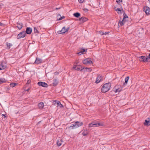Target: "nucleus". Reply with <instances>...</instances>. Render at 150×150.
<instances>
[{"mask_svg":"<svg viewBox=\"0 0 150 150\" xmlns=\"http://www.w3.org/2000/svg\"><path fill=\"white\" fill-rule=\"evenodd\" d=\"M42 60L39 58L36 57V60L34 64H39L42 62Z\"/></svg>","mask_w":150,"mask_h":150,"instance_id":"obj_10","label":"nucleus"},{"mask_svg":"<svg viewBox=\"0 0 150 150\" xmlns=\"http://www.w3.org/2000/svg\"><path fill=\"white\" fill-rule=\"evenodd\" d=\"M62 139H60L59 141L58 140V141L57 142V145L58 146H60L62 144Z\"/></svg>","mask_w":150,"mask_h":150,"instance_id":"obj_23","label":"nucleus"},{"mask_svg":"<svg viewBox=\"0 0 150 150\" xmlns=\"http://www.w3.org/2000/svg\"><path fill=\"white\" fill-rule=\"evenodd\" d=\"M94 123V122H92L90 123L89 124V127H93V123Z\"/></svg>","mask_w":150,"mask_h":150,"instance_id":"obj_32","label":"nucleus"},{"mask_svg":"<svg viewBox=\"0 0 150 150\" xmlns=\"http://www.w3.org/2000/svg\"><path fill=\"white\" fill-rule=\"evenodd\" d=\"M147 57L148 58V59H150V54H149L148 56Z\"/></svg>","mask_w":150,"mask_h":150,"instance_id":"obj_42","label":"nucleus"},{"mask_svg":"<svg viewBox=\"0 0 150 150\" xmlns=\"http://www.w3.org/2000/svg\"><path fill=\"white\" fill-rule=\"evenodd\" d=\"M126 21V20L123 19L122 21H121L120 20L119 23V25H120V26H122L124 24V23Z\"/></svg>","mask_w":150,"mask_h":150,"instance_id":"obj_18","label":"nucleus"},{"mask_svg":"<svg viewBox=\"0 0 150 150\" xmlns=\"http://www.w3.org/2000/svg\"><path fill=\"white\" fill-rule=\"evenodd\" d=\"M94 123H93V127H98L100 126L103 125V123H97L95 122H93Z\"/></svg>","mask_w":150,"mask_h":150,"instance_id":"obj_13","label":"nucleus"},{"mask_svg":"<svg viewBox=\"0 0 150 150\" xmlns=\"http://www.w3.org/2000/svg\"><path fill=\"white\" fill-rule=\"evenodd\" d=\"M100 34H102V35H104V33L103 31H100Z\"/></svg>","mask_w":150,"mask_h":150,"instance_id":"obj_38","label":"nucleus"},{"mask_svg":"<svg viewBox=\"0 0 150 150\" xmlns=\"http://www.w3.org/2000/svg\"><path fill=\"white\" fill-rule=\"evenodd\" d=\"M31 82V80H28L27 81V83L28 84H29V83H30Z\"/></svg>","mask_w":150,"mask_h":150,"instance_id":"obj_36","label":"nucleus"},{"mask_svg":"<svg viewBox=\"0 0 150 150\" xmlns=\"http://www.w3.org/2000/svg\"><path fill=\"white\" fill-rule=\"evenodd\" d=\"M34 30L35 33H38V31L37 29V28L36 27H35L34 28Z\"/></svg>","mask_w":150,"mask_h":150,"instance_id":"obj_30","label":"nucleus"},{"mask_svg":"<svg viewBox=\"0 0 150 150\" xmlns=\"http://www.w3.org/2000/svg\"><path fill=\"white\" fill-rule=\"evenodd\" d=\"M144 10L146 14H150V8L148 7H145L144 8Z\"/></svg>","mask_w":150,"mask_h":150,"instance_id":"obj_12","label":"nucleus"},{"mask_svg":"<svg viewBox=\"0 0 150 150\" xmlns=\"http://www.w3.org/2000/svg\"><path fill=\"white\" fill-rule=\"evenodd\" d=\"M4 24L3 23L1 22H0V26H4Z\"/></svg>","mask_w":150,"mask_h":150,"instance_id":"obj_40","label":"nucleus"},{"mask_svg":"<svg viewBox=\"0 0 150 150\" xmlns=\"http://www.w3.org/2000/svg\"><path fill=\"white\" fill-rule=\"evenodd\" d=\"M116 2L118 4H120V2H122V0H117Z\"/></svg>","mask_w":150,"mask_h":150,"instance_id":"obj_33","label":"nucleus"},{"mask_svg":"<svg viewBox=\"0 0 150 150\" xmlns=\"http://www.w3.org/2000/svg\"><path fill=\"white\" fill-rule=\"evenodd\" d=\"M6 80L4 78H2L0 79V84L3 83L5 82Z\"/></svg>","mask_w":150,"mask_h":150,"instance_id":"obj_22","label":"nucleus"},{"mask_svg":"<svg viewBox=\"0 0 150 150\" xmlns=\"http://www.w3.org/2000/svg\"><path fill=\"white\" fill-rule=\"evenodd\" d=\"M38 107L40 109H42L44 106V104L42 102H40L38 105Z\"/></svg>","mask_w":150,"mask_h":150,"instance_id":"obj_21","label":"nucleus"},{"mask_svg":"<svg viewBox=\"0 0 150 150\" xmlns=\"http://www.w3.org/2000/svg\"><path fill=\"white\" fill-rule=\"evenodd\" d=\"M83 10L86 12L88 11V10L87 9H83Z\"/></svg>","mask_w":150,"mask_h":150,"instance_id":"obj_44","label":"nucleus"},{"mask_svg":"<svg viewBox=\"0 0 150 150\" xmlns=\"http://www.w3.org/2000/svg\"><path fill=\"white\" fill-rule=\"evenodd\" d=\"M88 133V132L87 130H85L82 133V134L83 136H85Z\"/></svg>","mask_w":150,"mask_h":150,"instance_id":"obj_24","label":"nucleus"},{"mask_svg":"<svg viewBox=\"0 0 150 150\" xmlns=\"http://www.w3.org/2000/svg\"><path fill=\"white\" fill-rule=\"evenodd\" d=\"M59 8H57V9H59Z\"/></svg>","mask_w":150,"mask_h":150,"instance_id":"obj_48","label":"nucleus"},{"mask_svg":"<svg viewBox=\"0 0 150 150\" xmlns=\"http://www.w3.org/2000/svg\"><path fill=\"white\" fill-rule=\"evenodd\" d=\"M109 33V32H106L104 33V35H107V34H108Z\"/></svg>","mask_w":150,"mask_h":150,"instance_id":"obj_41","label":"nucleus"},{"mask_svg":"<svg viewBox=\"0 0 150 150\" xmlns=\"http://www.w3.org/2000/svg\"><path fill=\"white\" fill-rule=\"evenodd\" d=\"M17 84L16 83H11L10 84V86L12 88H13L15 86H16L17 85Z\"/></svg>","mask_w":150,"mask_h":150,"instance_id":"obj_29","label":"nucleus"},{"mask_svg":"<svg viewBox=\"0 0 150 150\" xmlns=\"http://www.w3.org/2000/svg\"><path fill=\"white\" fill-rule=\"evenodd\" d=\"M79 21L82 22H84L88 20V19L84 17H82L79 19Z\"/></svg>","mask_w":150,"mask_h":150,"instance_id":"obj_15","label":"nucleus"},{"mask_svg":"<svg viewBox=\"0 0 150 150\" xmlns=\"http://www.w3.org/2000/svg\"><path fill=\"white\" fill-rule=\"evenodd\" d=\"M89 150H92L91 149H90Z\"/></svg>","mask_w":150,"mask_h":150,"instance_id":"obj_50","label":"nucleus"},{"mask_svg":"<svg viewBox=\"0 0 150 150\" xmlns=\"http://www.w3.org/2000/svg\"><path fill=\"white\" fill-rule=\"evenodd\" d=\"M8 89H9V88H8Z\"/></svg>","mask_w":150,"mask_h":150,"instance_id":"obj_49","label":"nucleus"},{"mask_svg":"<svg viewBox=\"0 0 150 150\" xmlns=\"http://www.w3.org/2000/svg\"><path fill=\"white\" fill-rule=\"evenodd\" d=\"M6 45L7 46V47L9 48H10L12 45H13L11 43H8V42H6Z\"/></svg>","mask_w":150,"mask_h":150,"instance_id":"obj_28","label":"nucleus"},{"mask_svg":"<svg viewBox=\"0 0 150 150\" xmlns=\"http://www.w3.org/2000/svg\"><path fill=\"white\" fill-rule=\"evenodd\" d=\"M64 107V106L61 103L60 101H57V110L63 108Z\"/></svg>","mask_w":150,"mask_h":150,"instance_id":"obj_11","label":"nucleus"},{"mask_svg":"<svg viewBox=\"0 0 150 150\" xmlns=\"http://www.w3.org/2000/svg\"><path fill=\"white\" fill-rule=\"evenodd\" d=\"M84 0H78L79 1L80 3H82L83 2Z\"/></svg>","mask_w":150,"mask_h":150,"instance_id":"obj_37","label":"nucleus"},{"mask_svg":"<svg viewBox=\"0 0 150 150\" xmlns=\"http://www.w3.org/2000/svg\"><path fill=\"white\" fill-rule=\"evenodd\" d=\"M144 125H150V122L148 120H146L145 121V122H144Z\"/></svg>","mask_w":150,"mask_h":150,"instance_id":"obj_25","label":"nucleus"},{"mask_svg":"<svg viewBox=\"0 0 150 150\" xmlns=\"http://www.w3.org/2000/svg\"><path fill=\"white\" fill-rule=\"evenodd\" d=\"M73 68L76 70H81V71H82L84 69H88L89 70V71H91V68H85V67H81L79 65H74L73 66Z\"/></svg>","mask_w":150,"mask_h":150,"instance_id":"obj_3","label":"nucleus"},{"mask_svg":"<svg viewBox=\"0 0 150 150\" xmlns=\"http://www.w3.org/2000/svg\"><path fill=\"white\" fill-rule=\"evenodd\" d=\"M146 120L148 121H149L150 122V116L149 117L147 118Z\"/></svg>","mask_w":150,"mask_h":150,"instance_id":"obj_43","label":"nucleus"},{"mask_svg":"<svg viewBox=\"0 0 150 150\" xmlns=\"http://www.w3.org/2000/svg\"><path fill=\"white\" fill-rule=\"evenodd\" d=\"M6 67V64L3 63H1L0 64V70L4 69Z\"/></svg>","mask_w":150,"mask_h":150,"instance_id":"obj_16","label":"nucleus"},{"mask_svg":"<svg viewBox=\"0 0 150 150\" xmlns=\"http://www.w3.org/2000/svg\"><path fill=\"white\" fill-rule=\"evenodd\" d=\"M82 125L83 123L82 122H80L78 121H76L74 124L71 125L70 127L72 129H74L81 126Z\"/></svg>","mask_w":150,"mask_h":150,"instance_id":"obj_2","label":"nucleus"},{"mask_svg":"<svg viewBox=\"0 0 150 150\" xmlns=\"http://www.w3.org/2000/svg\"><path fill=\"white\" fill-rule=\"evenodd\" d=\"M29 90H30V88H28L27 89L25 90V91H29Z\"/></svg>","mask_w":150,"mask_h":150,"instance_id":"obj_45","label":"nucleus"},{"mask_svg":"<svg viewBox=\"0 0 150 150\" xmlns=\"http://www.w3.org/2000/svg\"><path fill=\"white\" fill-rule=\"evenodd\" d=\"M56 80L55 79V80H54V82L53 83L54 86L55 85L56 83Z\"/></svg>","mask_w":150,"mask_h":150,"instance_id":"obj_39","label":"nucleus"},{"mask_svg":"<svg viewBox=\"0 0 150 150\" xmlns=\"http://www.w3.org/2000/svg\"><path fill=\"white\" fill-rule=\"evenodd\" d=\"M111 86V84L109 83L104 84L102 88L101 91L103 93L107 92L110 89Z\"/></svg>","mask_w":150,"mask_h":150,"instance_id":"obj_1","label":"nucleus"},{"mask_svg":"<svg viewBox=\"0 0 150 150\" xmlns=\"http://www.w3.org/2000/svg\"><path fill=\"white\" fill-rule=\"evenodd\" d=\"M17 27L19 30H21L23 27V24L22 23H18Z\"/></svg>","mask_w":150,"mask_h":150,"instance_id":"obj_20","label":"nucleus"},{"mask_svg":"<svg viewBox=\"0 0 150 150\" xmlns=\"http://www.w3.org/2000/svg\"><path fill=\"white\" fill-rule=\"evenodd\" d=\"M139 60L140 61L143 62H146L148 61V58L147 57H146L145 56H142L140 57L139 58Z\"/></svg>","mask_w":150,"mask_h":150,"instance_id":"obj_6","label":"nucleus"},{"mask_svg":"<svg viewBox=\"0 0 150 150\" xmlns=\"http://www.w3.org/2000/svg\"><path fill=\"white\" fill-rule=\"evenodd\" d=\"M129 78V77L128 76L125 78V82L124 83V84L125 85V84H126L128 82V81Z\"/></svg>","mask_w":150,"mask_h":150,"instance_id":"obj_27","label":"nucleus"},{"mask_svg":"<svg viewBox=\"0 0 150 150\" xmlns=\"http://www.w3.org/2000/svg\"><path fill=\"white\" fill-rule=\"evenodd\" d=\"M103 77L102 76L98 75L96 78L95 83H99L101 81L103 80Z\"/></svg>","mask_w":150,"mask_h":150,"instance_id":"obj_9","label":"nucleus"},{"mask_svg":"<svg viewBox=\"0 0 150 150\" xmlns=\"http://www.w3.org/2000/svg\"><path fill=\"white\" fill-rule=\"evenodd\" d=\"M65 18V17L64 16H62L60 14H58L57 15V21L62 20L63 18Z\"/></svg>","mask_w":150,"mask_h":150,"instance_id":"obj_17","label":"nucleus"},{"mask_svg":"<svg viewBox=\"0 0 150 150\" xmlns=\"http://www.w3.org/2000/svg\"><path fill=\"white\" fill-rule=\"evenodd\" d=\"M38 84L39 86H41L44 87H47L48 86L47 84L44 82H38Z\"/></svg>","mask_w":150,"mask_h":150,"instance_id":"obj_8","label":"nucleus"},{"mask_svg":"<svg viewBox=\"0 0 150 150\" xmlns=\"http://www.w3.org/2000/svg\"><path fill=\"white\" fill-rule=\"evenodd\" d=\"M87 51V50H85L84 49L82 48V51L78 53V55H81V54H84L85 53V52Z\"/></svg>","mask_w":150,"mask_h":150,"instance_id":"obj_19","label":"nucleus"},{"mask_svg":"<svg viewBox=\"0 0 150 150\" xmlns=\"http://www.w3.org/2000/svg\"><path fill=\"white\" fill-rule=\"evenodd\" d=\"M26 33L24 31L21 32L17 35V39H19L25 37Z\"/></svg>","mask_w":150,"mask_h":150,"instance_id":"obj_4","label":"nucleus"},{"mask_svg":"<svg viewBox=\"0 0 150 150\" xmlns=\"http://www.w3.org/2000/svg\"><path fill=\"white\" fill-rule=\"evenodd\" d=\"M122 9H121L120 8H117L116 9V11H121L122 10Z\"/></svg>","mask_w":150,"mask_h":150,"instance_id":"obj_34","label":"nucleus"},{"mask_svg":"<svg viewBox=\"0 0 150 150\" xmlns=\"http://www.w3.org/2000/svg\"><path fill=\"white\" fill-rule=\"evenodd\" d=\"M121 90L119 88L116 89L115 90V93L119 92Z\"/></svg>","mask_w":150,"mask_h":150,"instance_id":"obj_31","label":"nucleus"},{"mask_svg":"<svg viewBox=\"0 0 150 150\" xmlns=\"http://www.w3.org/2000/svg\"><path fill=\"white\" fill-rule=\"evenodd\" d=\"M69 28L66 29L65 27H63L61 31H58V33L60 34H63L65 33L66 32L68 31L69 30Z\"/></svg>","mask_w":150,"mask_h":150,"instance_id":"obj_7","label":"nucleus"},{"mask_svg":"<svg viewBox=\"0 0 150 150\" xmlns=\"http://www.w3.org/2000/svg\"><path fill=\"white\" fill-rule=\"evenodd\" d=\"M74 15L76 17L78 18L80 16V14L79 13H76L74 14Z\"/></svg>","mask_w":150,"mask_h":150,"instance_id":"obj_26","label":"nucleus"},{"mask_svg":"<svg viewBox=\"0 0 150 150\" xmlns=\"http://www.w3.org/2000/svg\"><path fill=\"white\" fill-rule=\"evenodd\" d=\"M4 116V117H6V116L5 115L2 114V115Z\"/></svg>","mask_w":150,"mask_h":150,"instance_id":"obj_46","label":"nucleus"},{"mask_svg":"<svg viewBox=\"0 0 150 150\" xmlns=\"http://www.w3.org/2000/svg\"><path fill=\"white\" fill-rule=\"evenodd\" d=\"M32 31V29L30 27H27L26 28V30L25 33L28 34H30Z\"/></svg>","mask_w":150,"mask_h":150,"instance_id":"obj_14","label":"nucleus"},{"mask_svg":"<svg viewBox=\"0 0 150 150\" xmlns=\"http://www.w3.org/2000/svg\"><path fill=\"white\" fill-rule=\"evenodd\" d=\"M128 18V17L126 15H125L124 14V17H123V19H125L126 18Z\"/></svg>","mask_w":150,"mask_h":150,"instance_id":"obj_35","label":"nucleus"},{"mask_svg":"<svg viewBox=\"0 0 150 150\" xmlns=\"http://www.w3.org/2000/svg\"><path fill=\"white\" fill-rule=\"evenodd\" d=\"M54 101L55 102H56V100Z\"/></svg>","mask_w":150,"mask_h":150,"instance_id":"obj_47","label":"nucleus"},{"mask_svg":"<svg viewBox=\"0 0 150 150\" xmlns=\"http://www.w3.org/2000/svg\"><path fill=\"white\" fill-rule=\"evenodd\" d=\"M83 63L84 64H90L93 63L91 60L88 58L83 60Z\"/></svg>","mask_w":150,"mask_h":150,"instance_id":"obj_5","label":"nucleus"}]
</instances>
